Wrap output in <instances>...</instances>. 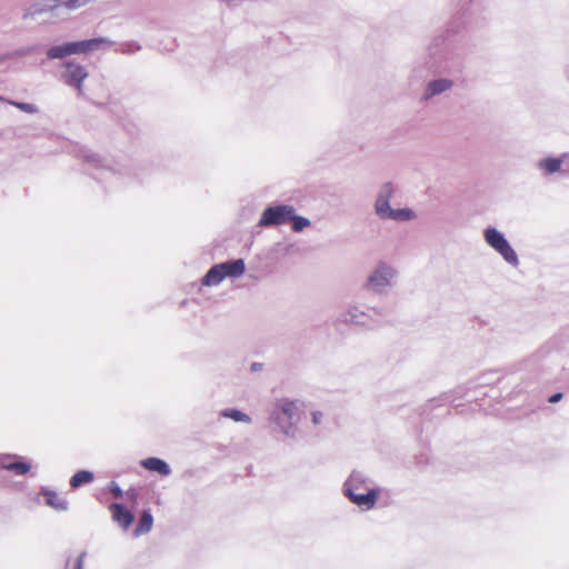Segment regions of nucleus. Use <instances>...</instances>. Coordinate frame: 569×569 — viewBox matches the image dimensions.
<instances>
[{
    "mask_svg": "<svg viewBox=\"0 0 569 569\" xmlns=\"http://www.w3.org/2000/svg\"><path fill=\"white\" fill-rule=\"evenodd\" d=\"M305 412V403L299 399L279 398L270 411L274 430L286 439H295L299 433V423Z\"/></svg>",
    "mask_w": 569,
    "mask_h": 569,
    "instance_id": "1",
    "label": "nucleus"
},
{
    "mask_svg": "<svg viewBox=\"0 0 569 569\" xmlns=\"http://www.w3.org/2000/svg\"><path fill=\"white\" fill-rule=\"evenodd\" d=\"M291 223L293 232H301L311 226V221L297 214V210L291 204H276L266 208L259 219V227H271Z\"/></svg>",
    "mask_w": 569,
    "mask_h": 569,
    "instance_id": "2",
    "label": "nucleus"
},
{
    "mask_svg": "<svg viewBox=\"0 0 569 569\" xmlns=\"http://www.w3.org/2000/svg\"><path fill=\"white\" fill-rule=\"evenodd\" d=\"M398 269L390 262L380 260L368 273L365 287L368 291L386 296L398 282Z\"/></svg>",
    "mask_w": 569,
    "mask_h": 569,
    "instance_id": "3",
    "label": "nucleus"
},
{
    "mask_svg": "<svg viewBox=\"0 0 569 569\" xmlns=\"http://www.w3.org/2000/svg\"><path fill=\"white\" fill-rule=\"evenodd\" d=\"M482 237L485 243L498 253L508 266L515 269L520 266V259L517 251L510 244L502 231L496 227H487L483 229Z\"/></svg>",
    "mask_w": 569,
    "mask_h": 569,
    "instance_id": "4",
    "label": "nucleus"
},
{
    "mask_svg": "<svg viewBox=\"0 0 569 569\" xmlns=\"http://www.w3.org/2000/svg\"><path fill=\"white\" fill-rule=\"evenodd\" d=\"M392 189L389 184H385L378 192L375 200V213L382 220L393 221H411L416 218V213L410 208L392 209L390 198Z\"/></svg>",
    "mask_w": 569,
    "mask_h": 569,
    "instance_id": "5",
    "label": "nucleus"
},
{
    "mask_svg": "<svg viewBox=\"0 0 569 569\" xmlns=\"http://www.w3.org/2000/svg\"><path fill=\"white\" fill-rule=\"evenodd\" d=\"M246 271V263L242 259L231 260L214 264L209 269L201 280L207 287L218 286L223 279H234L242 276Z\"/></svg>",
    "mask_w": 569,
    "mask_h": 569,
    "instance_id": "6",
    "label": "nucleus"
},
{
    "mask_svg": "<svg viewBox=\"0 0 569 569\" xmlns=\"http://www.w3.org/2000/svg\"><path fill=\"white\" fill-rule=\"evenodd\" d=\"M370 490H381L368 476L360 471H353L347 478L343 483V495H350V492L359 493Z\"/></svg>",
    "mask_w": 569,
    "mask_h": 569,
    "instance_id": "7",
    "label": "nucleus"
},
{
    "mask_svg": "<svg viewBox=\"0 0 569 569\" xmlns=\"http://www.w3.org/2000/svg\"><path fill=\"white\" fill-rule=\"evenodd\" d=\"M381 490H370L366 492L345 495L353 505L362 511H369L375 508Z\"/></svg>",
    "mask_w": 569,
    "mask_h": 569,
    "instance_id": "8",
    "label": "nucleus"
},
{
    "mask_svg": "<svg viewBox=\"0 0 569 569\" xmlns=\"http://www.w3.org/2000/svg\"><path fill=\"white\" fill-rule=\"evenodd\" d=\"M109 510L116 521L122 529L127 530L133 522V513L120 503H111Z\"/></svg>",
    "mask_w": 569,
    "mask_h": 569,
    "instance_id": "9",
    "label": "nucleus"
},
{
    "mask_svg": "<svg viewBox=\"0 0 569 569\" xmlns=\"http://www.w3.org/2000/svg\"><path fill=\"white\" fill-rule=\"evenodd\" d=\"M562 164L569 166V153H563L559 158L547 157L540 159L537 163V167L546 174H552L560 171Z\"/></svg>",
    "mask_w": 569,
    "mask_h": 569,
    "instance_id": "10",
    "label": "nucleus"
},
{
    "mask_svg": "<svg viewBox=\"0 0 569 569\" xmlns=\"http://www.w3.org/2000/svg\"><path fill=\"white\" fill-rule=\"evenodd\" d=\"M66 69H67V72H66L67 83L76 86V88L81 92L82 91V82L88 76L84 68L80 64L67 63Z\"/></svg>",
    "mask_w": 569,
    "mask_h": 569,
    "instance_id": "11",
    "label": "nucleus"
},
{
    "mask_svg": "<svg viewBox=\"0 0 569 569\" xmlns=\"http://www.w3.org/2000/svg\"><path fill=\"white\" fill-rule=\"evenodd\" d=\"M371 309H361L360 307L352 306L348 308V310L345 313V321L353 325L359 326H366L369 323L371 316L370 312ZM375 311V309H372Z\"/></svg>",
    "mask_w": 569,
    "mask_h": 569,
    "instance_id": "12",
    "label": "nucleus"
},
{
    "mask_svg": "<svg viewBox=\"0 0 569 569\" xmlns=\"http://www.w3.org/2000/svg\"><path fill=\"white\" fill-rule=\"evenodd\" d=\"M141 466L149 470L159 473L162 477L170 475V467L166 461L156 457H149L141 461Z\"/></svg>",
    "mask_w": 569,
    "mask_h": 569,
    "instance_id": "13",
    "label": "nucleus"
},
{
    "mask_svg": "<svg viewBox=\"0 0 569 569\" xmlns=\"http://www.w3.org/2000/svg\"><path fill=\"white\" fill-rule=\"evenodd\" d=\"M452 87V81L449 79H437L430 81L425 91V98L429 99L431 97L438 96L442 92H446Z\"/></svg>",
    "mask_w": 569,
    "mask_h": 569,
    "instance_id": "14",
    "label": "nucleus"
},
{
    "mask_svg": "<svg viewBox=\"0 0 569 569\" xmlns=\"http://www.w3.org/2000/svg\"><path fill=\"white\" fill-rule=\"evenodd\" d=\"M46 503L58 511H64L68 508V503L63 497L52 490H46L43 492Z\"/></svg>",
    "mask_w": 569,
    "mask_h": 569,
    "instance_id": "15",
    "label": "nucleus"
},
{
    "mask_svg": "<svg viewBox=\"0 0 569 569\" xmlns=\"http://www.w3.org/2000/svg\"><path fill=\"white\" fill-rule=\"evenodd\" d=\"M103 39H90L78 42H69L68 47L71 54L82 53L92 50L96 46L103 42Z\"/></svg>",
    "mask_w": 569,
    "mask_h": 569,
    "instance_id": "16",
    "label": "nucleus"
},
{
    "mask_svg": "<svg viewBox=\"0 0 569 569\" xmlns=\"http://www.w3.org/2000/svg\"><path fill=\"white\" fill-rule=\"evenodd\" d=\"M153 525V518L149 511H143L140 516L139 522L134 528V536L139 537L149 532Z\"/></svg>",
    "mask_w": 569,
    "mask_h": 569,
    "instance_id": "17",
    "label": "nucleus"
},
{
    "mask_svg": "<svg viewBox=\"0 0 569 569\" xmlns=\"http://www.w3.org/2000/svg\"><path fill=\"white\" fill-rule=\"evenodd\" d=\"M93 480V473L87 470H80L70 479L71 488L76 489L82 485L90 483Z\"/></svg>",
    "mask_w": 569,
    "mask_h": 569,
    "instance_id": "18",
    "label": "nucleus"
},
{
    "mask_svg": "<svg viewBox=\"0 0 569 569\" xmlns=\"http://www.w3.org/2000/svg\"><path fill=\"white\" fill-rule=\"evenodd\" d=\"M1 467L19 476L28 473L31 469V465L23 461L2 462Z\"/></svg>",
    "mask_w": 569,
    "mask_h": 569,
    "instance_id": "19",
    "label": "nucleus"
},
{
    "mask_svg": "<svg viewBox=\"0 0 569 569\" xmlns=\"http://www.w3.org/2000/svg\"><path fill=\"white\" fill-rule=\"evenodd\" d=\"M70 54L71 53H70L68 43L62 44V46L51 47L47 52V56L50 59H61V58H64Z\"/></svg>",
    "mask_w": 569,
    "mask_h": 569,
    "instance_id": "20",
    "label": "nucleus"
},
{
    "mask_svg": "<svg viewBox=\"0 0 569 569\" xmlns=\"http://www.w3.org/2000/svg\"><path fill=\"white\" fill-rule=\"evenodd\" d=\"M311 423L315 428H320L327 422V415L320 409H313L310 411Z\"/></svg>",
    "mask_w": 569,
    "mask_h": 569,
    "instance_id": "21",
    "label": "nucleus"
},
{
    "mask_svg": "<svg viewBox=\"0 0 569 569\" xmlns=\"http://www.w3.org/2000/svg\"><path fill=\"white\" fill-rule=\"evenodd\" d=\"M223 417L231 418L234 421H244L247 416L238 410L228 409L222 412Z\"/></svg>",
    "mask_w": 569,
    "mask_h": 569,
    "instance_id": "22",
    "label": "nucleus"
},
{
    "mask_svg": "<svg viewBox=\"0 0 569 569\" xmlns=\"http://www.w3.org/2000/svg\"><path fill=\"white\" fill-rule=\"evenodd\" d=\"M90 2V0H63L61 2L68 9H77Z\"/></svg>",
    "mask_w": 569,
    "mask_h": 569,
    "instance_id": "23",
    "label": "nucleus"
},
{
    "mask_svg": "<svg viewBox=\"0 0 569 569\" xmlns=\"http://www.w3.org/2000/svg\"><path fill=\"white\" fill-rule=\"evenodd\" d=\"M13 106H16L18 109L28 112L33 113L37 111V108L33 104L24 103V102H12Z\"/></svg>",
    "mask_w": 569,
    "mask_h": 569,
    "instance_id": "24",
    "label": "nucleus"
},
{
    "mask_svg": "<svg viewBox=\"0 0 569 569\" xmlns=\"http://www.w3.org/2000/svg\"><path fill=\"white\" fill-rule=\"evenodd\" d=\"M110 491L116 498L122 497V490L117 485L111 486Z\"/></svg>",
    "mask_w": 569,
    "mask_h": 569,
    "instance_id": "25",
    "label": "nucleus"
},
{
    "mask_svg": "<svg viewBox=\"0 0 569 569\" xmlns=\"http://www.w3.org/2000/svg\"><path fill=\"white\" fill-rule=\"evenodd\" d=\"M137 491L134 489H131V490H128L127 491V497L128 499L132 500V501H136L137 500Z\"/></svg>",
    "mask_w": 569,
    "mask_h": 569,
    "instance_id": "26",
    "label": "nucleus"
},
{
    "mask_svg": "<svg viewBox=\"0 0 569 569\" xmlns=\"http://www.w3.org/2000/svg\"><path fill=\"white\" fill-rule=\"evenodd\" d=\"M561 397H562V395H561V393H556V395H553V396L549 399V401H550V402H552V403H553V402H557V401H559V400L561 399Z\"/></svg>",
    "mask_w": 569,
    "mask_h": 569,
    "instance_id": "27",
    "label": "nucleus"
},
{
    "mask_svg": "<svg viewBox=\"0 0 569 569\" xmlns=\"http://www.w3.org/2000/svg\"><path fill=\"white\" fill-rule=\"evenodd\" d=\"M81 557L78 558V561H77V569H81Z\"/></svg>",
    "mask_w": 569,
    "mask_h": 569,
    "instance_id": "28",
    "label": "nucleus"
},
{
    "mask_svg": "<svg viewBox=\"0 0 569 569\" xmlns=\"http://www.w3.org/2000/svg\"><path fill=\"white\" fill-rule=\"evenodd\" d=\"M260 368V366L256 365V363H251V370H258Z\"/></svg>",
    "mask_w": 569,
    "mask_h": 569,
    "instance_id": "29",
    "label": "nucleus"
}]
</instances>
